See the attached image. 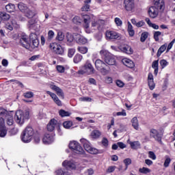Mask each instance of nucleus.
Returning <instances> with one entry per match:
<instances>
[{
	"label": "nucleus",
	"instance_id": "f257e3e1",
	"mask_svg": "<svg viewBox=\"0 0 175 175\" xmlns=\"http://www.w3.org/2000/svg\"><path fill=\"white\" fill-rule=\"evenodd\" d=\"M62 166L66 170H63L62 168L58 169L55 172V175H70V172H69V170H75L77 164L73 161L65 160L62 163Z\"/></svg>",
	"mask_w": 175,
	"mask_h": 175
},
{
	"label": "nucleus",
	"instance_id": "f03ea898",
	"mask_svg": "<svg viewBox=\"0 0 175 175\" xmlns=\"http://www.w3.org/2000/svg\"><path fill=\"white\" fill-rule=\"evenodd\" d=\"M29 116H31V109H26L25 111L18 110L15 114L16 122L19 125H23L25 121L29 120Z\"/></svg>",
	"mask_w": 175,
	"mask_h": 175
},
{
	"label": "nucleus",
	"instance_id": "7ed1b4c3",
	"mask_svg": "<svg viewBox=\"0 0 175 175\" xmlns=\"http://www.w3.org/2000/svg\"><path fill=\"white\" fill-rule=\"evenodd\" d=\"M21 44H24V43H26V44H39V40H38V36L36 33H31L29 36V38H28V36L24 34L21 38Z\"/></svg>",
	"mask_w": 175,
	"mask_h": 175
},
{
	"label": "nucleus",
	"instance_id": "20e7f679",
	"mask_svg": "<svg viewBox=\"0 0 175 175\" xmlns=\"http://www.w3.org/2000/svg\"><path fill=\"white\" fill-rule=\"evenodd\" d=\"M33 136V129L31 126H27L22 133L21 139L23 143H29L32 140Z\"/></svg>",
	"mask_w": 175,
	"mask_h": 175
},
{
	"label": "nucleus",
	"instance_id": "39448f33",
	"mask_svg": "<svg viewBox=\"0 0 175 175\" xmlns=\"http://www.w3.org/2000/svg\"><path fill=\"white\" fill-rule=\"evenodd\" d=\"M94 72L95 69H94L92 64L89 61H87L81 70L78 71V73L79 75H94Z\"/></svg>",
	"mask_w": 175,
	"mask_h": 175
},
{
	"label": "nucleus",
	"instance_id": "423d86ee",
	"mask_svg": "<svg viewBox=\"0 0 175 175\" xmlns=\"http://www.w3.org/2000/svg\"><path fill=\"white\" fill-rule=\"evenodd\" d=\"M69 148L72 150L75 154H78L79 155H84L85 151L84 149H83V147L80 146V144L76 141L70 142L69 144Z\"/></svg>",
	"mask_w": 175,
	"mask_h": 175
},
{
	"label": "nucleus",
	"instance_id": "0eeeda50",
	"mask_svg": "<svg viewBox=\"0 0 175 175\" xmlns=\"http://www.w3.org/2000/svg\"><path fill=\"white\" fill-rule=\"evenodd\" d=\"M111 47L113 50H115L116 51H118L119 50H120V51H122V53H125V54H133V49H132V47H131L128 44L120 45L118 48L116 47L115 46H111Z\"/></svg>",
	"mask_w": 175,
	"mask_h": 175
},
{
	"label": "nucleus",
	"instance_id": "6e6552de",
	"mask_svg": "<svg viewBox=\"0 0 175 175\" xmlns=\"http://www.w3.org/2000/svg\"><path fill=\"white\" fill-rule=\"evenodd\" d=\"M49 47L55 54H59V55H62L64 51H65V49L61 44H51L49 45Z\"/></svg>",
	"mask_w": 175,
	"mask_h": 175
},
{
	"label": "nucleus",
	"instance_id": "1a4fd4ad",
	"mask_svg": "<svg viewBox=\"0 0 175 175\" xmlns=\"http://www.w3.org/2000/svg\"><path fill=\"white\" fill-rule=\"evenodd\" d=\"M124 5L127 12H133L135 10V0H124Z\"/></svg>",
	"mask_w": 175,
	"mask_h": 175
},
{
	"label": "nucleus",
	"instance_id": "9d476101",
	"mask_svg": "<svg viewBox=\"0 0 175 175\" xmlns=\"http://www.w3.org/2000/svg\"><path fill=\"white\" fill-rule=\"evenodd\" d=\"M105 36L107 39H109V40H114L116 39H119L121 35L114 31H107L105 33Z\"/></svg>",
	"mask_w": 175,
	"mask_h": 175
},
{
	"label": "nucleus",
	"instance_id": "9b49d317",
	"mask_svg": "<svg viewBox=\"0 0 175 175\" xmlns=\"http://www.w3.org/2000/svg\"><path fill=\"white\" fill-rule=\"evenodd\" d=\"M91 17H92V15H83V26L85 29V31L87 33H90V30L88 29L90 28V23H91Z\"/></svg>",
	"mask_w": 175,
	"mask_h": 175
},
{
	"label": "nucleus",
	"instance_id": "f8f14e48",
	"mask_svg": "<svg viewBox=\"0 0 175 175\" xmlns=\"http://www.w3.org/2000/svg\"><path fill=\"white\" fill-rule=\"evenodd\" d=\"M150 136L152 137H154L157 142H159V143H161L162 142V137L161 135H159V133L156 129H152L150 130Z\"/></svg>",
	"mask_w": 175,
	"mask_h": 175
},
{
	"label": "nucleus",
	"instance_id": "ddd939ff",
	"mask_svg": "<svg viewBox=\"0 0 175 175\" xmlns=\"http://www.w3.org/2000/svg\"><path fill=\"white\" fill-rule=\"evenodd\" d=\"M18 24H17V22L14 19H12L10 23L5 24V28L9 29V31H13L14 28H18Z\"/></svg>",
	"mask_w": 175,
	"mask_h": 175
},
{
	"label": "nucleus",
	"instance_id": "4468645a",
	"mask_svg": "<svg viewBox=\"0 0 175 175\" xmlns=\"http://www.w3.org/2000/svg\"><path fill=\"white\" fill-rule=\"evenodd\" d=\"M158 8H157L155 6H152L148 10V14L151 18H155L158 16Z\"/></svg>",
	"mask_w": 175,
	"mask_h": 175
},
{
	"label": "nucleus",
	"instance_id": "2eb2a0df",
	"mask_svg": "<svg viewBox=\"0 0 175 175\" xmlns=\"http://www.w3.org/2000/svg\"><path fill=\"white\" fill-rule=\"evenodd\" d=\"M148 84L150 90H152L155 88V83L154 82V75L150 72L148 76Z\"/></svg>",
	"mask_w": 175,
	"mask_h": 175
},
{
	"label": "nucleus",
	"instance_id": "dca6fc26",
	"mask_svg": "<svg viewBox=\"0 0 175 175\" xmlns=\"http://www.w3.org/2000/svg\"><path fill=\"white\" fill-rule=\"evenodd\" d=\"M154 8L159 10H165V1L163 0H154Z\"/></svg>",
	"mask_w": 175,
	"mask_h": 175
},
{
	"label": "nucleus",
	"instance_id": "f3484780",
	"mask_svg": "<svg viewBox=\"0 0 175 175\" xmlns=\"http://www.w3.org/2000/svg\"><path fill=\"white\" fill-rule=\"evenodd\" d=\"M105 24V21L104 20H94L92 22V28H94L95 29H99L102 25Z\"/></svg>",
	"mask_w": 175,
	"mask_h": 175
},
{
	"label": "nucleus",
	"instance_id": "a211bd4d",
	"mask_svg": "<svg viewBox=\"0 0 175 175\" xmlns=\"http://www.w3.org/2000/svg\"><path fill=\"white\" fill-rule=\"evenodd\" d=\"M49 87L51 90H53V91L56 92L57 95L58 96H61L62 98H64V92L59 88L58 86L53 85V84H50Z\"/></svg>",
	"mask_w": 175,
	"mask_h": 175
},
{
	"label": "nucleus",
	"instance_id": "6ab92c4d",
	"mask_svg": "<svg viewBox=\"0 0 175 175\" xmlns=\"http://www.w3.org/2000/svg\"><path fill=\"white\" fill-rule=\"evenodd\" d=\"M58 125V122L55 119H52L50 120L47 125V129L49 132H53L55 129V126Z\"/></svg>",
	"mask_w": 175,
	"mask_h": 175
},
{
	"label": "nucleus",
	"instance_id": "aec40b11",
	"mask_svg": "<svg viewBox=\"0 0 175 175\" xmlns=\"http://www.w3.org/2000/svg\"><path fill=\"white\" fill-rule=\"evenodd\" d=\"M44 144H51L54 142V136L50 134H45L42 139Z\"/></svg>",
	"mask_w": 175,
	"mask_h": 175
},
{
	"label": "nucleus",
	"instance_id": "412c9836",
	"mask_svg": "<svg viewBox=\"0 0 175 175\" xmlns=\"http://www.w3.org/2000/svg\"><path fill=\"white\" fill-rule=\"evenodd\" d=\"M46 94L48 95H50V96L53 99L55 103L57 105V106H62V103L59 100V98H58V96H57V94L50 92V91H46Z\"/></svg>",
	"mask_w": 175,
	"mask_h": 175
},
{
	"label": "nucleus",
	"instance_id": "4be33fe9",
	"mask_svg": "<svg viewBox=\"0 0 175 175\" xmlns=\"http://www.w3.org/2000/svg\"><path fill=\"white\" fill-rule=\"evenodd\" d=\"M80 142L81 143V144H83L85 151L88 152L91 148L92 147L91 146V143H90V142L84 138H82L80 139Z\"/></svg>",
	"mask_w": 175,
	"mask_h": 175
},
{
	"label": "nucleus",
	"instance_id": "5701e85b",
	"mask_svg": "<svg viewBox=\"0 0 175 175\" xmlns=\"http://www.w3.org/2000/svg\"><path fill=\"white\" fill-rule=\"evenodd\" d=\"M122 64H124V65H125V66H127V68H135V63H133V62L126 57L123 58L122 59Z\"/></svg>",
	"mask_w": 175,
	"mask_h": 175
},
{
	"label": "nucleus",
	"instance_id": "b1692460",
	"mask_svg": "<svg viewBox=\"0 0 175 175\" xmlns=\"http://www.w3.org/2000/svg\"><path fill=\"white\" fill-rule=\"evenodd\" d=\"M76 41L77 43H81V44H85V43H88L87 38L79 34L76 35Z\"/></svg>",
	"mask_w": 175,
	"mask_h": 175
},
{
	"label": "nucleus",
	"instance_id": "393cba45",
	"mask_svg": "<svg viewBox=\"0 0 175 175\" xmlns=\"http://www.w3.org/2000/svg\"><path fill=\"white\" fill-rule=\"evenodd\" d=\"M105 62L107 65H116V59L111 55L110 56H107V58H105Z\"/></svg>",
	"mask_w": 175,
	"mask_h": 175
},
{
	"label": "nucleus",
	"instance_id": "a878e982",
	"mask_svg": "<svg viewBox=\"0 0 175 175\" xmlns=\"http://www.w3.org/2000/svg\"><path fill=\"white\" fill-rule=\"evenodd\" d=\"M105 66H106V64H105V62H103L100 59H97L95 62V66L98 70L102 69V68H105Z\"/></svg>",
	"mask_w": 175,
	"mask_h": 175
},
{
	"label": "nucleus",
	"instance_id": "bb28decb",
	"mask_svg": "<svg viewBox=\"0 0 175 175\" xmlns=\"http://www.w3.org/2000/svg\"><path fill=\"white\" fill-rule=\"evenodd\" d=\"M132 126L135 131H139V120L137 117H134L131 120Z\"/></svg>",
	"mask_w": 175,
	"mask_h": 175
},
{
	"label": "nucleus",
	"instance_id": "cd10ccee",
	"mask_svg": "<svg viewBox=\"0 0 175 175\" xmlns=\"http://www.w3.org/2000/svg\"><path fill=\"white\" fill-rule=\"evenodd\" d=\"M102 133H100V131H99L98 130H94L93 131H92L90 136L92 139H99Z\"/></svg>",
	"mask_w": 175,
	"mask_h": 175
},
{
	"label": "nucleus",
	"instance_id": "c85d7f7f",
	"mask_svg": "<svg viewBox=\"0 0 175 175\" xmlns=\"http://www.w3.org/2000/svg\"><path fill=\"white\" fill-rule=\"evenodd\" d=\"M131 23L133 25H135V27H137V28H140V27H143L146 24L144 21H140L137 22L135 18L131 19Z\"/></svg>",
	"mask_w": 175,
	"mask_h": 175
},
{
	"label": "nucleus",
	"instance_id": "c756f323",
	"mask_svg": "<svg viewBox=\"0 0 175 175\" xmlns=\"http://www.w3.org/2000/svg\"><path fill=\"white\" fill-rule=\"evenodd\" d=\"M127 31L129 32V35L130 36H135V30L133 29V26H132V24H131V22L127 23Z\"/></svg>",
	"mask_w": 175,
	"mask_h": 175
},
{
	"label": "nucleus",
	"instance_id": "7c9ffc66",
	"mask_svg": "<svg viewBox=\"0 0 175 175\" xmlns=\"http://www.w3.org/2000/svg\"><path fill=\"white\" fill-rule=\"evenodd\" d=\"M145 21L147 23L148 25H149V27H151V28H153V29H159V26L155 23H151L150 18H146L145 19Z\"/></svg>",
	"mask_w": 175,
	"mask_h": 175
},
{
	"label": "nucleus",
	"instance_id": "2f4dec72",
	"mask_svg": "<svg viewBox=\"0 0 175 175\" xmlns=\"http://www.w3.org/2000/svg\"><path fill=\"white\" fill-rule=\"evenodd\" d=\"M5 9L8 13H13L16 10V5L13 3H9L5 6Z\"/></svg>",
	"mask_w": 175,
	"mask_h": 175
},
{
	"label": "nucleus",
	"instance_id": "473e14b6",
	"mask_svg": "<svg viewBox=\"0 0 175 175\" xmlns=\"http://www.w3.org/2000/svg\"><path fill=\"white\" fill-rule=\"evenodd\" d=\"M129 144L133 150H137L140 147V142H129Z\"/></svg>",
	"mask_w": 175,
	"mask_h": 175
},
{
	"label": "nucleus",
	"instance_id": "72a5a7b5",
	"mask_svg": "<svg viewBox=\"0 0 175 175\" xmlns=\"http://www.w3.org/2000/svg\"><path fill=\"white\" fill-rule=\"evenodd\" d=\"M18 8L21 12L23 13H25L28 10V7H27V5L24 4L23 3H20L18 4Z\"/></svg>",
	"mask_w": 175,
	"mask_h": 175
},
{
	"label": "nucleus",
	"instance_id": "f704fd0d",
	"mask_svg": "<svg viewBox=\"0 0 175 175\" xmlns=\"http://www.w3.org/2000/svg\"><path fill=\"white\" fill-rule=\"evenodd\" d=\"M65 39V35H64V33L62 31H57V34L56 36V40H58L59 42H62Z\"/></svg>",
	"mask_w": 175,
	"mask_h": 175
},
{
	"label": "nucleus",
	"instance_id": "c9c22d12",
	"mask_svg": "<svg viewBox=\"0 0 175 175\" xmlns=\"http://www.w3.org/2000/svg\"><path fill=\"white\" fill-rule=\"evenodd\" d=\"M8 133L6 126H0V137H5Z\"/></svg>",
	"mask_w": 175,
	"mask_h": 175
},
{
	"label": "nucleus",
	"instance_id": "e433bc0d",
	"mask_svg": "<svg viewBox=\"0 0 175 175\" xmlns=\"http://www.w3.org/2000/svg\"><path fill=\"white\" fill-rule=\"evenodd\" d=\"M77 50L81 53V54H87V53H88V48H87V46H78Z\"/></svg>",
	"mask_w": 175,
	"mask_h": 175
},
{
	"label": "nucleus",
	"instance_id": "4c0bfd02",
	"mask_svg": "<svg viewBox=\"0 0 175 175\" xmlns=\"http://www.w3.org/2000/svg\"><path fill=\"white\" fill-rule=\"evenodd\" d=\"M100 54L101 57H103L104 60H105V58H107V57H110L111 55V54H110V53H109V51H107V50H105V49H102L100 51Z\"/></svg>",
	"mask_w": 175,
	"mask_h": 175
},
{
	"label": "nucleus",
	"instance_id": "58836bf2",
	"mask_svg": "<svg viewBox=\"0 0 175 175\" xmlns=\"http://www.w3.org/2000/svg\"><path fill=\"white\" fill-rule=\"evenodd\" d=\"M0 17L3 21H8V20L10 18V15L7 14L6 12H0Z\"/></svg>",
	"mask_w": 175,
	"mask_h": 175
},
{
	"label": "nucleus",
	"instance_id": "ea45409f",
	"mask_svg": "<svg viewBox=\"0 0 175 175\" xmlns=\"http://www.w3.org/2000/svg\"><path fill=\"white\" fill-rule=\"evenodd\" d=\"M9 112L3 107H0V117H8Z\"/></svg>",
	"mask_w": 175,
	"mask_h": 175
},
{
	"label": "nucleus",
	"instance_id": "a19ab883",
	"mask_svg": "<svg viewBox=\"0 0 175 175\" xmlns=\"http://www.w3.org/2000/svg\"><path fill=\"white\" fill-rule=\"evenodd\" d=\"M23 46L26 50H29V51H33L38 47V46H35V44H23Z\"/></svg>",
	"mask_w": 175,
	"mask_h": 175
},
{
	"label": "nucleus",
	"instance_id": "79ce46f5",
	"mask_svg": "<svg viewBox=\"0 0 175 175\" xmlns=\"http://www.w3.org/2000/svg\"><path fill=\"white\" fill-rule=\"evenodd\" d=\"M81 59H83V55L80 54H76L74 57L73 61L75 64H79V62H81Z\"/></svg>",
	"mask_w": 175,
	"mask_h": 175
},
{
	"label": "nucleus",
	"instance_id": "37998d69",
	"mask_svg": "<svg viewBox=\"0 0 175 175\" xmlns=\"http://www.w3.org/2000/svg\"><path fill=\"white\" fill-rule=\"evenodd\" d=\"M152 68L153 69H154V75H158V60H155L152 62Z\"/></svg>",
	"mask_w": 175,
	"mask_h": 175
},
{
	"label": "nucleus",
	"instance_id": "c03bdc74",
	"mask_svg": "<svg viewBox=\"0 0 175 175\" xmlns=\"http://www.w3.org/2000/svg\"><path fill=\"white\" fill-rule=\"evenodd\" d=\"M73 125V122L70 120L66 121L63 123V126L66 129H69Z\"/></svg>",
	"mask_w": 175,
	"mask_h": 175
},
{
	"label": "nucleus",
	"instance_id": "a18cd8bd",
	"mask_svg": "<svg viewBox=\"0 0 175 175\" xmlns=\"http://www.w3.org/2000/svg\"><path fill=\"white\" fill-rule=\"evenodd\" d=\"M139 173H142V174H148V173L151 172V170H150V168L144 167L142 168H139Z\"/></svg>",
	"mask_w": 175,
	"mask_h": 175
},
{
	"label": "nucleus",
	"instance_id": "49530a36",
	"mask_svg": "<svg viewBox=\"0 0 175 175\" xmlns=\"http://www.w3.org/2000/svg\"><path fill=\"white\" fill-rule=\"evenodd\" d=\"M26 17H27L28 18H32V17H33V16H35V14L31 11V10L27 9V10L25 11V12H24Z\"/></svg>",
	"mask_w": 175,
	"mask_h": 175
},
{
	"label": "nucleus",
	"instance_id": "de8ad7c7",
	"mask_svg": "<svg viewBox=\"0 0 175 175\" xmlns=\"http://www.w3.org/2000/svg\"><path fill=\"white\" fill-rule=\"evenodd\" d=\"M59 116H61V117H69L70 116V113L68 111H66L65 110L61 109L59 111Z\"/></svg>",
	"mask_w": 175,
	"mask_h": 175
},
{
	"label": "nucleus",
	"instance_id": "09e8293b",
	"mask_svg": "<svg viewBox=\"0 0 175 175\" xmlns=\"http://www.w3.org/2000/svg\"><path fill=\"white\" fill-rule=\"evenodd\" d=\"M165 158L164 167H169V165H170V163L172 162V159H170L169 156H165Z\"/></svg>",
	"mask_w": 175,
	"mask_h": 175
},
{
	"label": "nucleus",
	"instance_id": "8fccbe9b",
	"mask_svg": "<svg viewBox=\"0 0 175 175\" xmlns=\"http://www.w3.org/2000/svg\"><path fill=\"white\" fill-rule=\"evenodd\" d=\"M66 39H67V42H68V43H72V42H73V40H75V37L73 36V35H72V33H67Z\"/></svg>",
	"mask_w": 175,
	"mask_h": 175
},
{
	"label": "nucleus",
	"instance_id": "3c124183",
	"mask_svg": "<svg viewBox=\"0 0 175 175\" xmlns=\"http://www.w3.org/2000/svg\"><path fill=\"white\" fill-rule=\"evenodd\" d=\"M14 120H13V116L8 115L7 116V124L10 126L13 125Z\"/></svg>",
	"mask_w": 175,
	"mask_h": 175
},
{
	"label": "nucleus",
	"instance_id": "603ef678",
	"mask_svg": "<svg viewBox=\"0 0 175 175\" xmlns=\"http://www.w3.org/2000/svg\"><path fill=\"white\" fill-rule=\"evenodd\" d=\"M165 50H166V46L165 45H162L158 50L157 55V57H161V54H162V53H163V51H165Z\"/></svg>",
	"mask_w": 175,
	"mask_h": 175
},
{
	"label": "nucleus",
	"instance_id": "864d4df0",
	"mask_svg": "<svg viewBox=\"0 0 175 175\" xmlns=\"http://www.w3.org/2000/svg\"><path fill=\"white\" fill-rule=\"evenodd\" d=\"M114 22L117 27H122V21L121 18L116 17L114 19Z\"/></svg>",
	"mask_w": 175,
	"mask_h": 175
},
{
	"label": "nucleus",
	"instance_id": "5fc2aeb1",
	"mask_svg": "<svg viewBox=\"0 0 175 175\" xmlns=\"http://www.w3.org/2000/svg\"><path fill=\"white\" fill-rule=\"evenodd\" d=\"M88 152L92 154H99V150L92 146L90 149L88 151Z\"/></svg>",
	"mask_w": 175,
	"mask_h": 175
},
{
	"label": "nucleus",
	"instance_id": "6e6d98bb",
	"mask_svg": "<svg viewBox=\"0 0 175 175\" xmlns=\"http://www.w3.org/2000/svg\"><path fill=\"white\" fill-rule=\"evenodd\" d=\"M55 33L53 30H49L48 31V37H47V40H51L53 38Z\"/></svg>",
	"mask_w": 175,
	"mask_h": 175
},
{
	"label": "nucleus",
	"instance_id": "4d7b16f0",
	"mask_svg": "<svg viewBox=\"0 0 175 175\" xmlns=\"http://www.w3.org/2000/svg\"><path fill=\"white\" fill-rule=\"evenodd\" d=\"M75 53H76V49H69L68 51V56L69 57V58H72L73 55H75Z\"/></svg>",
	"mask_w": 175,
	"mask_h": 175
},
{
	"label": "nucleus",
	"instance_id": "13d9d810",
	"mask_svg": "<svg viewBox=\"0 0 175 175\" xmlns=\"http://www.w3.org/2000/svg\"><path fill=\"white\" fill-rule=\"evenodd\" d=\"M148 154V158H150V159H152V161H155V159H157V155H155V153H154V152L149 151Z\"/></svg>",
	"mask_w": 175,
	"mask_h": 175
},
{
	"label": "nucleus",
	"instance_id": "bf43d9fd",
	"mask_svg": "<svg viewBox=\"0 0 175 175\" xmlns=\"http://www.w3.org/2000/svg\"><path fill=\"white\" fill-rule=\"evenodd\" d=\"M148 38V32H144L141 35V42H146V39Z\"/></svg>",
	"mask_w": 175,
	"mask_h": 175
},
{
	"label": "nucleus",
	"instance_id": "052dcab7",
	"mask_svg": "<svg viewBox=\"0 0 175 175\" xmlns=\"http://www.w3.org/2000/svg\"><path fill=\"white\" fill-rule=\"evenodd\" d=\"M160 65H161L162 69H163V68H166V66H167L169 65V62H167V61H166L165 59H162L160 61Z\"/></svg>",
	"mask_w": 175,
	"mask_h": 175
},
{
	"label": "nucleus",
	"instance_id": "680f3d73",
	"mask_svg": "<svg viewBox=\"0 0 175 175\" xmlns=\"http://www.w3.org/2000/svg\"><path fill=\"white\" fill-rule=\"evenodd\" d=\"M72 22L74 24H80L81 23V19L80 18V16H75L72 19Z\"/></svg>",
	"mask_w": 175,
	"mask_h": 175
},
{
	"label": "nucleus",
	"instance_id": "e2e57ef3",
	"mask_svg": "<svg viewBox=\"0 0 175 175\" xmlns=\"http://www.w3.org/2000/svg\"><path fill=\"white\" fill-rule=\"evenodd\" d=\"M56 69L59 73H64L65 72V67L63 66H57Z\"/></svg>",
	"mask_w": 175,
	"mask_h": 175
},
{
	"label": "nucleus",
	"instance_id": "0e129e2a",
	"mask_svg": "<svg viewBox=\"0 0 175 175\" xmlns=\"http://www.w3.org/2000/svg\"><path fill=\"white\" fill-rule=\"evenodd\" d=\"M80 102H91L92 98L90 97H81L79 98Z\"/></svg>",
	"mask_w": 175,
	"mask_h": 175
},
{
	"label": "nucleus",
	"instance_id": "69168bd1",
	"mask_svg": "<svg viewBox=\"0 0 175 175\" xmlns=\"http://www.w3.org/2000/svg\"><path fill=\"white\" fill-rule=\"evenodd\" d=\"M161 35H162V33H161V31L154 32V40L158 42V40H159V36H161Z\"/></svg>",
	"mask_w": 175,
	"mask_h": 175
},
{
	"label": "nucleus",
	"instance_id": "338daca9",
	"mask_svg": "<svg viewBox=\"0 0 175 175\" xmlns=\"http://www.w3.org/2000/svg\"><path fill=\"white\" fill-rule=\"evenodd\" d=\"M25 98H31L33 96V93L32 92H28L26 93H24Z\"/></svg>",
	"mask_w": 175,
	"mask_h": 175
},
{
	"label": "nucleus",
	"instance_id": "774afa93",
	"mask_svg": "<svg viewBox=\"0 0 175 175\" xmlns=\"http://www.w3.org/2000/svg\"><path fill=\"white\" fill-rule=\"evenodd\" d=\"M114 170H116V166H109L108 167V168L107 169V173H113V172H114Z\"/></svg>",
	"mask_w": 175,
	"mask_h": 175
}]
</instances>
